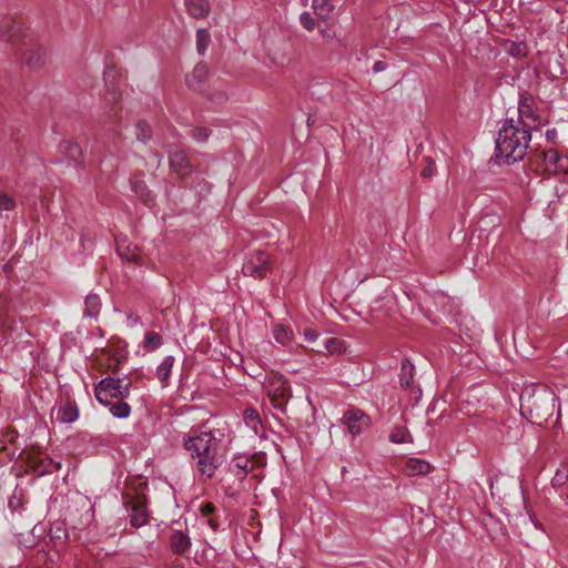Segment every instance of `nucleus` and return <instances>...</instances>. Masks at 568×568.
<instances>
[{"mask_svg":"<svg viewBox=\"0 0 568 568\" xmlns=\"http://www.w3.org/2000/svg\"><path fill=\"white\" fill-rule=\"evenodd\" d=\"M531 141V131L513 124V118L506 119L496 139V159L507 165L521 161L527 154Z\"/></svg>","mask_w":568,"mask_h":568,"instance_id":"nucleus-2","label":"nucleus"},{"mask_svg":"<svg viewBox=\"0 0 568 568\" xmlns=\"http://www.w3.org/2000/svg\"><path fill=\"white\" fill-rule=\"evenodd\" d=\"M386 68H387L386 62H384V61H376L374 63V65H373V72L374 73H378V72H382V71L386 70Z\"/></svg>","mask_w":568,"mask_h":568,"instance_id":"nucleus-43","label":"nucleus"},{"mask_svg":"<svg viewBox=\"0 0 568 568\" xmlns=\"http://www.w3.org/2000/svg\"><path fill=\"white\" fill-rule=\"evenodd\" d=\"M527 47L523 42H513L508 49V53L513 57L526 55Z\"/></svg>","mask_w":568,"mask_h":568,"instance_id":"nucleus-39","label":"nucleus"},{"mask_svg":"<svg viewBox=\"0 0 568 568\" xmlns=\"http://www.w3.org/2000/svg\"><path fill=\"white\" fill-rule=\"evenodd\" d=\"M546 170L550 173L566 171L568 169V159L558 153L555 149L544 152Z\"/></svg>","mask_w":568,"mask_h":568,"instance_id":"nucleus-9","label":"nucleus"},{"mask_svg":"<svg viewBox=\"0 0 568 568\" xmlns=\"http://www.w3.org/2000/svg\"><path fill=\"white\" fill-rule=\"evenodd\" d=\"M109 406L110 413L115 418L124 419L131 414V407L126 402H124V399L112 400V404Z\"/></svg>","mask_w":568,"mask_h":568,"instance_id":"nucleus-25","label":"nucleus"},{"mask_svg":"<svg viewBox=\"0 0 568 568\" xmlns=\"http://www.w3.org/2000/svg\"><path fill=\"white\" fill-rule=\"evenodd\" d=\"M341 422L351 435L356 436L368 429L371 417L362 409L351 407L343 414Z\"/></svg>","mask_w":568,"mask_h":568,"instance_id":"nucleus-7","label":"nucleus"},{"mask_svg":"<svg viewBox=\"0 0 568 568\" xmlns=\"http://www.w3.org/2000/svg\"><path fill=\"white\" fill-rule=\"evenodd\" d=\"M433 165H434V163H433V162H430V163H429V165H428L427 168L423 169V171H422V175H423L424 178H432V176L434 175L435 170H434Z\"/></svg>","mask_w":568,"mask_h":568,"instance_id":"nucleus-44","label":"nucleus"},{"mask_svg":"<svg viewBox=\"0 0 568 568\" xmlns=\"http://www.w3.org/2000/svg\"><path fill=\"white\" fill-rule=\"evenodd\" d=\"M433 467L426 460L419 458H409L404 466L408 476H423L432 471Z\"/></svg>","mask_w":568,"mask_h":568,"instance_id":"nucleus-14","label":"nucleus"},{"mask_svg":"<svg viewBox=\"0 0 568 568\" xmlns=\"http://www.w3.org/2000/svg\"><path fill=\"white\" fill-rule=\"evenodd\" d=\"M132 191L139 195L142 200L148 201L150 191L148 190L145 183L141 180H131Z\"/></svg>","mask_w":568,"mask_h":568,"instance_id":"nucleus-35","label":"nucleus"},{"mask_svg":"<svg viewBox=\"0 0 568 568\" xmlns=\"http://www.w3.org/2000/svg\"><path fill=\"white\" fill-rule=\"evenodd\" d=\"M302 335L304 337V341L308 344H314L318 338V334L316 333V331H314L311 327H305L302 332Z\"/></svg>","mask_w":568,"mask_h":568,"instance_id":"nucleus-41","label":"nucleus"},{"mask_svg":"<svg viewBox=\"0 0 568 568\" xmlns=\"http://www.w3.org/2000/svg\"><path fill=\"white\" fill-rule=\"evenodd\" d=\"M16 207V200L7 193H0V212L12 211Z\"/></svg>","mask_w":568,"mask_h":568,"instance_id":"nucleus-38","label":"nucleus"},{"mask_svg":"<svg viewBox=\"0 0 568 568\" xmlns=\"http://www.w3.org/2000/svg\"><path fill=\"white\" fill-rule=\"evenodd\" d=\"M560 497L564 499L565 504L568 505V493L566 494V493L562 491L560 494Z\"/></svg>","mask_w":568,"mask_h":568,"instance_id":"nucleus-45","label":"nucleus"},{"mask_svg":"<svg viewBox=\"0 0 568 568\" xmlns=\"http://www.w3.org/2000/svg\"><path fill=\"white\" fill-rule=\"evenodd\" d=\"M270 271L268 255L262 251H253L246 254L242 265V273L245 276L263 278Z\"/></svg>","mask_w":568,"mask_h":568,"instance_id":"nucleus-6","label":"nucleus"},{"mask_svg":"<svg viewBox=\"0 0 568 568\" xmlns=\"http://www.w3.org/2000/svg\"><path fill=\"white\" fill-rule=\"evenodd\" d=\"M59 151L62 155L73 162L77 168L84 169V163L81 161L82 149L78 143L69 140L62 141L59 144Z\"/></svg>","mask_w":568,"mask_h":568,"instance_id":"nucleus-10","label":"nucleus"},{"mask_svg":"<svg viewBox=\"0 0 568 568\" xmlns=\"http://www.w3.org/2000/svg\"><path fill=\"white\" fill-rule=\"evenodd\" d=\"M287 386L282 378H277L273 388L268 390V395L271 397V402L274 408L283 409L285 402L287 399Z\"/></svg>","mask_w":568,"mask_h":568,"instance_id":"nucleus-12","label":"nucleus"},{"mask_svg":"<svg viewBox=\"0 0 568 568\" xmlns=\"http://www.w3.org/2000/svg\"><path fill=\"white\" fill-rule=\"evenodd\" d=\"M300 23L307 31H313L318 26L312 14L307 11L301 13Z\"/></svg>","mask_w":568,"mask_h":568,"instance_id":"nucleus-36","label":"nucleus"},{"mask_svg":"<svg viewBox=\"0 0 568 568\" xmlns=\"http://www.w3.org/2000/svg\"><path fill=\"white\" fill-rule=\"evenodd\" d=\"M114 70L113 69H108L105 72H104V78L106 79L111 73H113Z\"/></svg>","mask_w":568,"mask_h":568,"instance_id":"nucleus-46","label":"nucleus"},{"mask_svg":"<svg viewBox=\"0 0 568 568\" xmlns=\"http://www.w3.org/2000/svg\"><path fill=\"white\" fill-rule=\"evenodd\" d=\"M211 36L207 30L199 29L196 32V48L200 54H203L210 43Z\"/></svg>","mask_w":568,"mask_h":568,"instance_id":"nucleus-33","label":"nucleus"},{"mask_svg":"<svg viewBox=\"0 0 568 568\" xmlns=\"http://www.w3.org/2000/svg\"><path fill=\"white\" fill-rule=\"evenodd\" d=\"M568 481V469L562 468L558 469L555 476L551 479V484L554 487H562Z\"/></svg>","mask_w":568,"mask_h":568,"instance_id":"nucleus-37","label":"nucleus"},{"mask_svg":"<svg viewBox=\"0 0 568 568\" xmlns=\"http://www.w3.org/2000/svg\"><path fill=\"white\" fill-rule=\"evenodd\" d=\"M135 138L142 143H146L152 138L151 126L145 121H139L135 124Z\"/></svg>","mask_w":568,"mask_h":568,"instance_id":"nucleus-30","label":"nucleus"},{"mask_svg":"<svg viewBox=\"0 0 568 568\" xmlns=\"http://www.w3.org/2000/svg\"><path fill=\"white\" fill-rule=\"evenodd\" d=\"M186 8L192 17L201 19L209 13L210 3L206 0H187Z\"/></svg>","mask_w":568,"mask_h":568,"instance_id":"nucleus-18","label":"nucleus"},{"mask_svg":"<svg viewBox=\"0 0 568 568\" xmlns=\"http://www.w3.org/2000/svg\"><path fill=\"white\" fill-rule=\"evenodd\" d=\"M175 363V358L172 355L166 356L162 363L156 367V377L163 385L168 384L169 377L172 372V367Z\"/></svg>","mask_w":568,"mask_h":568,"instance_id":"nucleus-22","label":"nucleus"},{"mask_svg":"<svg viewBox=\"0 0 568 568\" xmlns=\"http://www.w3.org/2000/svg\"><path fill=\"white\" fill-rule=\"evenodd\" d=\"M252 467V462L245 456L233 458L229 465L230 471L240 478H244Z\"/></svg>","mask_w":568,"mask_h":568,"instance_id":"nucleus-17","label":"nucleus"},{"mask_svg":"<svg viewBox=\"0 0 568 568\" xmlns=\"http://www.w3.org/2000/svg\"><path fill=\"white\" fill-rule=\"evenodd\" d=\"M209 75V68L205 63H197L192 73L186 77V84L192 90H200L202 83Z\"/></svg>","mask_w":568,"mask_h":568,"instance_id":"nucleus-13","label":"nucleus"},{"mask_svg":"<svg viewBox=\"0 0 568 568\" xmlns=\"http://www.w3.org/2000/svg\"><path fill=\"white\" fill-rule=\"evenodd\" d=\"M345 351L344 342L335 338V337H328L325 339L322 348H316V352L324 353L327 352L328 354H339Z\"/></svg>","mask_w":568,"mask_h":568,"instance_id":"nucleus-28","label":"nucleus"},{"mask_svg":"<svg viewBox=\"0 0 568 568\" xmlns=\"http://www.w3.org/2000/svg\"><path fill=\"white\" fill-rule=\"evenodd\" d=\"M214 510H215V507L211 503H202L200 505V513H201L202 517L206 519L207 525L213 530H215L217 528V523L213 518H211V515L214 513Z\"/></svg>","mask_w":568,"mask_h":568,"instance_id":"nucleus-32","label":"nucleus"},{"mask_svg":"<svg viewBox=\"0 0 568 568\" xmlns=\"http://www.w3.org/2000/svg\"><path fill=\"white\" fill-rule=\"evenodd\" d=\"M101 310V301L97 294H89L84 301V316L97 318Z\"/></svg>","mask_w":568,"mask_h":568,"instance_id":"nucleus-20","label":"nucleus"},{"mask_svg":"<svg viewBox=\"0 0 568 568\" xmlns=\"http://www.w3.org/2000/svg\"><path fill=\"white\" fill-rule=\"evenodd\" d=\"M312 8L315 16L322 22H325L333 11V6L329 3L328 0H313Z\"/></svg>","mask_w":568,"mask_h":568,"instance_id":"nucleus-21","label":"nucleus"},{"mask_svg":"<svg viewBox=\"0 0 568 568\" xmlns=\"http://www.w3.org/2000/svg\"><path fill=\"white\" fill-rule=\"evenodd\" d=\"M521 414L530 423L542 426L554 416L557 397L554 390L545 385L526 388L520 396Z\"/></svg>","mask_w":568,"mask_h":568,"instance_id":"nucleus-3","label":"nucleus"},{"mask_svg":"<svg viewBox=\"0 0 568 568\" xmlns=\"http://www.w3.org/2000/svg\"><path fill=\"white\" fill-rule=\"evenodd\" d=\"M209 135H210V132L205 128H195L192 130L193 139L199 142L206 141Z\"/></svg>","mask_w":568,"mask_h":568,"instance_id":"nucleus-40","label":"nucleus"},{"mask_svg":"<svg viewBox=\"0 0 568 568\" xmlns=\"http://www.w3.org/2000/svg\"><path fill=\"white\" fill-rule=\"evenodd\" d=\"M170 166L180 178H185L192 172V165L183 151L170 155Z\"/></svg>","mask_w":568,"mask_h":568,"instance_id":"nucleus-11","label":"nucleus"},{"mask_svg":"<svg viewBox=\"0 0 568 568\" xmlns=\"http://www.w3.org/2000/svg\"><path fill=\"white\" fill-rule=\"evenodd\" d=\"M60 468H61L60 463H55L53 459L47 458L43 473H53V471L59 470Z\"/></svg>","mask_w":568,"mask_h":568,"instance_id":"nucleus-42","label":"nucleus"},{"mask_svg":"<svg viewBox=\"0 0 568 568\" xmlns=\"http://www.w3.org/2000/svg\"><path fill=\"white\" fill-rule=\"evenodd\" d=\"M414 371H415L414 365L410 363L409 359L405 358L402 362L400 374H399V383L403 387L408 388V387L413 386Z\"/></svg>","mask_w":568,"mask_h":568,"instance_id":"nucleus-23","label":"nucleus"},{"mask_svg":"<svg viewBox=\"0 0 568 568\" xmlns=\"http://www.w3.org/2000/svg\"><path fill=\"white\" fill-rule=\"evenodd\" d=\"M148 511L144 506L135 505L132 507L130 523L133 527H141L148 523Z\"/></svg>","mask_w":568,"mask_h":568,"instance_id":"nucleus-27","label":"nucleus"},{"mask_svg":"<svg viewBox=\"0 0 568 568\" xmlns=\"http://www.w3.org/2000/svg\"><path fill=\"white\" fill-rule=\"evenodd\" d=\"M161 345H162V338L158 333L146 332L144 334L143 347L146 351L153 352V351L158 349Z\"/></svg>","mask_w":568,"mask_h":568,"instance_id":"nucleus-31","label":"nucleus"},{"mask_svg":"<svg viewBox=\"0 0 568 568\" xmlns=\"http://www.w3.org/2000/svg\"><path fill=\"white\" fill-rule=\"evenodd\" d=\"M131 385V379L128 377L108 376L97 384L94 394L100 404L108 406L112 400L128 398Z\"/></svg>","mask_w":568,"mask_h":568,"instance_id":"nucleus-4","label":"nucleus"},{"mask_svg":"<svg viewBox=\"0 0 568 568\" xmlns=\"http://www.w3.org/2000/svg\"><path fill=\"white\" fill-rule=\"evenodd\" d=\"M275 341L283 346L288 345L293 341V331L283 324H278L273 329Z\"/></svg>","mask_w":568,"mask_h":568,"instance_id":"nucleus-26","label":"nucleus"},{"mask_svg":"<svg viewBox=\"0 0 568 568\" xmlns=\"http://www.w3.org/2000/svg\"><path fill=\"white\" fill-rule=\"evenodd\" d=\"M24 60L29 69L38 70L44 64V51L42 49L29 50L26 52Z\"/></svg>","mask_w":568,"mask_h":568,"instance_id":"nucleus-19","label":"nucleus"},{"mask_svg":"<svg viewBox=\"0 0 568 568\" xmlns=\"http://www.w3.org/2000/svg\"><path fill=\"white\" fill-rule=\"evenodd\" d=\"M317 29L324 40L331 41L337 37V31L334 24L326 21L318 23Z\"/></svg>","mask_w":568,"mask_h":568,"instance_id":"nucleus-34","label":"nucleus"},{"mask_svg":"<svg viewBox=\"0 0 568 568\" xmlns=\"http://www.w3.org/2000/svg\"><path fill=\"white\" fill-rule=\"evenodd\" d=\"M219 430H204L183 436V446L195 460V468L202 478H212L225 458V447Z\"/></svg>","mask_w":568,"mask_h":568,"instance_id":"nucleus-1","label":"nucleus"},{"mask_svg":"<svg viewBox=\"0 0 568 568\" xmlns=\"http://www.w3.org/2000/svg\"><path fill=\"white\" fill-rule=\"evenodd\" d=\"M540 115L535 110L534 100L523 97L518 103L517 119H513V124L524 126L532 132L540 126Z\"/></svg>","mask_w":568,"mask_h":568,"instance_id":"nucleus-5","label":"nucleus"},{"mask_svg":"<svg viewBox=\"0 0 568 568\" xmlns=\"http://www.w3.org/2000/svg\"><path fill=\"white\" fill-rule=\"evenodd\" d=\"M191 547V539L183 531H174L171 536V548L175 554L184 555Z\"/></svg>","mask_w":568,"mask_h":568,"instance_id":"nucleus-16","label":"nucleus"},{"mask_svg":"<svg viewBox=\"0 0 568 568\" xmlns=\"http://www.w3.org/2000/svg\"><path fill=\"white\" fill-rule=\"evenodd\" d=\"M243 418L247 427H250L255 435L260 434L262 422L260 414L254 408H246L243 413Z\"/></svg>","mask_w":568,"mask_h":568,"instance_id":"nucleus-24","label":"nucleus"},{"mask_svg":"<svg viewBox=\"0 0 568 568\" xmlns=\"http://www.w3.org/2000/svg\"><path fill=\"white\" fill-rule=\"evenodd\" d=\"M55 412V419L60 424L73 423L79 418V409L75 402L65 400L62 402L58 407L53 408Z\"/></svg>","mask_w":568,"mask_h":568,"instance_id":"nucleus-8","label":"nucleus"},{"mask_svg":"<svg viewBox=\"0 0 568 568\" xmlns=\"http://www.w3.org/2000/svg\"><path fill=\"white\" fill-rule=\"evenodd\" d=\"M389 440L394 444H404L407 442H412V437L405 426L397 425L394 426L393 429L390 430Z\"/></svg>","mask_w":568,"mask_h":568,"instance_id":"nucleus-29","label":"nucleus"},{"mask_svg":"<svg viewBox=\"0 0 568 568\" xmlns=\"http://www.w3.org/2000/svg\"><path fill=\"white\" fill-rule=\"evenodd\" d=\"M116 252L123 261L134 262L139 257L138 246L129 243L125 239L116 240Z\"/></svg>","mask_w":568,"mask_h":568,"instance_id":"nucleus-15","label":"nucleus"}]
</instances>
